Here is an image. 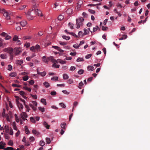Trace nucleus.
Returning a JSON list of instances; mask_svg holds the SVG:
<instances>
[{
    "label": "nucleus",
    "instance_id": "obj_28",
    "mask_svg": "<svg viewBox=\"0 0 150 150\" xmlns=\"http://www.w3.org/2000/svg\"><path fill=\"white\" fill-rule=\"evenodd\" d=\"M41 102L45 105L47 104L46 100L45 99L42 98L41 100Z\"/></svg>",
    "mask_w": 150,
    "mask_h": 150
},
{
    "label": "nucleus",
    "instance_id": "obj_63",
    "mask_svg": "<svg viewBox=\"0 0 150 150\" xmlns=\"http://www.w3.org/2000/svg\"><path fill=\"white\" fill-rule=\"evenodd\" d=\"M88 11L92 14H94L95 13V12L94 10H92L91 9H89Z\"/></svg>",
    "mask_w": 150,
    "mask_h": 150
},
{
    "label": "nucleus",
    "instance_id": "obj_52",
    "mask_svg": "<svg viewBox=\"0 0 150 150\" xmlns=\"http://www.w3.org/2000/svg\"><path fill=\"white\" fill-rule=\"evenodd\" d=\"M8 69L9 71H11L12 69V67L11 65L9 64L8 66Z\"/></svg>",
    "mask_w": 150,
    "mask_h": 150
},
{
    "label": "nucleus",
    "instance_id": "obj_47",
    "mask_svg": "<svg viewBox=\"0 0 150 150\" xmlns=\"http://www.w3.org/2000/svg\"><path fill=\"white\" fill-rule=\"evenodd\" d=\"M79 45H77L76 44H75L73 45V47L76 49H78L80 47Z\"/></svg>",
    "mask_w": 150,
    "mask_h": 150
},
{
    "label": "nucleus",
    "instance_id": "obj_14",
    "mask_svg": "<svg viewBox=\"0 0 150 150\" xmlns=\"http://www.w3.org/2000/svg\"><path fill=\"white\" fill-rule=\"evenodd\" d=\"M66 124L64 122H62L61 124V127L62 129H66L65 126Z\"/></svg>",
    "mask_w": 150,
    "mask_h": 150
},
{
    "label": "nucleus",
    "instance_id": "obj_15",
    "mask_svg": "<svg viewBox=\"0 0 150 150\" xmlns=\"http://www.w3.org/2000/svg\"><path fill=\"white\" fill-rule=\"evenodd\" d=\"M87 69L88 71H92L94 69V68L93 66H88L87 67Z\"/></svg>",
    "mask_w": 150,
    "mask_h": 150
},
{
    "label": "nucleus",
    "instance_id": "obj_31",
    "mask_svg": "<svg viewBox=\"0 0 150 150\" xmlns=\"http://www.w3.org/2000/svg\"><path fill=\"white\" fill-rule=\"evenodd\" d=\"M84 61V59L83 58L80 57H79L76 60V61L78 62L83 61Z\"/></svg>",
    "mask_w": 150,
    "mask_h": 150
},
{
    "label": "nucleus",
    "instance_id": "obj_60",
    "mask_svg": "<svg viewBox=\"0 0 150 150\" xmlns=\"http://www.w3.org/2000/svg\"><path fill=\"white\" fill-rule=\"evenodd\" d=\"M108 29V27H104L102 26V30L103 31L106 30Z\"/></svg>",
    "mask_w": 150,
    "mask_h": 150
},
{
    "label": "nucleus",
    "instance_id": "obj_17",
    "mask_svg": "<svg viewBox=\"0 0 150 150\" xmlns=\"http://www.w3.org/2000/svg\"><path fill=\"white\" fill-rule=\"evenodd\" d=\"M127 36L126 35H124L122 36V37L119 38V40H122L124 39H126V38H127Z\"/></svg>",
    "mask_w": 150,
    "mask_h": 150
},
{
    "label": "nucleus",
    "instance_id": "obj_33",
    "mask_svg": "<svg viewBox=\"0 0 150 150\" xmlns=\"http://www.w3.org/2000/svg\"><path fill=\"white\" fill-rule=\"evenodd\" d=\"M72 10L71 8H69L68 9L67 11V12L68 13H69V14H70L72 13Z\"/></svg>",
    "mask_w": 150,
    "mask_h": 150
},
{
    "label": "nucleus",
    "instance_id": "obj_1",
    "mask_svg": "<svg viewBox=\"0 0 150 150\" xmlns=\"http://www.w3.org/2000/svg\"><path fill=\"white\" fill-rule=\"evenodd\" d=\"M84 19L82 17H80L78 19H76V24L77 28H79L81 26H82L83 25L82 22L83 21Z\"/></svg>",
    "mask_w": 150,
    "mask_h": 150
},
{
    "label": "nucleus",
    "instance_id": "obj_44",
    "mask_svg": "<svg viewBox=\"0 0 150 150\" xmlns=\"http://www.w3.org/2000/svg\"><path fill=\"white\" fill-rule=\"evenodd\" d=\"M84 70L83 69H80L78 71V73L79 74H81L84 72Z\"/></svg>",
    "mask_w": 150,
    "mask_h": 150
},
{
    "label": "nucleus",
    "instance_id": "obj_13",
    "mask_svg": "<svg viewBox=\"0 0 150 150\" xmlns=\"http://www.w3.org/2000/svg\"><path fill=\"white\" fill-rule=\"evenodd\" d=\"M36 1V0H32V3L33 6V8L35 9V7H36L38 5V4H35V2Z\"/></svg>",
    "mask_w": 150,
    "mask_h": 150
},
{
    "label": "nucleus",
    "instance_id": "obj_46",
    "mask_svg": "<svg viewBox=\"0 0 150 150\" xmlns=\"http://www.w3.org/2000/svg\"><path fill=\"white\" fill-rule=\"evenodd\" d=\"M58 77L57 76H54L52 78L51 80L52 81H57L58 80Z\"/></svg>",
    "mask_w": 150,
    "mask_h": 150
},
{
    "label": "nucleus",
    "instance_id": "obj_7",
    "mask_svg": "<svg viewBox=\"0 0 150 150\" xmlns=\"http://www.w3.org/2000/svg\"><path fill=\"white\" fill-rule=\"evenodd\" d=\"M48 59L50 61L53 63H58V62L55 59H54L52 56H51L48 58Z\"/></svg>",
    "mask_w": 150,
    "mask_h": 150
},
{
    "label": "nucleus",
    "instance_id": "obj_62",
    "mask_svg": "<svg viewBox=\"0 0 150 150\" xmlns=\"http://www.w3.org/2000/svg\"><path fill=\"white\" fill-rule=\"evenodd\" d=\"M83 2L82 0H79L78 3H77V4H79V5H81L83 4Z\"/></svg>",
    "mask_w": 150,
    "mask_h": 150
},
{
    "label": "nucleus",
    "instance_id": "obj_42",
    "mask_svg": "<svg viewBox=\"0 0 150 150\" xmlns=\"http://www.w3.org/2000/svg\"><path fill=\"white\" fill-rule=\"evenodd\" d=\"M58 20L61 21L64 18L63 16L62 15H60L58 17Z\"/></svg>",
    "mask_w": 150,
    "mask_h": 150
},
{
    "label": "nucleus",
    "instance_id": "obj_8",
    "mask_svg": "<svg viewBox=\"0 0 150 150\" xmlns=\"http://www.w3.org/2000/svg\"><path fill=\"white\" fill-rule=\"evenodd\" d=\"M20 23L21 26L24 27L27 24V22L26 21L23 20L20 22Z\"/></svg>",
    "mask_w": 150,
    "mask_h": 150
},
{
    "label": "nucleus",
    "instance_id": "obj_51",
    "mask_svg": "<svg viewBox=\"0 0 150 150\" xmlns=\"http://www.w3.org/2000/svg\"><path fill=\"white\" fill-rule=\"evenodd\" d=\"M39 110L42 112H43L45 111V109L43 108H41V107H38Z\"/></svg>",
    "mask_w": 150,
    "mask_h": 150
},
{
    "label": "nucleus",
    "instance_id": "obj_39",
    "mask_svg": "<svg viewBox=\"0 0 150 150\" xmlns=\"http://www.w3.org/2000/svg\"><path fill=\"white\" fill-rule=\"evenodd\" d=\"M23 88L26 90H28L29 92H30L31 90V89L30 88H29L26 86L23 87Z\"/></svg>",
    "mask_w": 150,
    "mask_h": 150
},
{
    "label": "nucleus",
    "instance_id": "obj_36",
    "mask_svg": "<svg viewBox=\"0 0 150 150\" xmlns=\"http://www.w3.org/2000/svg\"><path fill=\"white\" fill-rule=\"evenodd\" d=\"M63 78L64 79H68L69 76L67 74H65L63 75Z\"/></svg>",
    "mask_w": 150,
    "mask_h": 150
},
{
    "label": "nucleus",
    "instance_id": "obj_22",
    "mask_svg": "<svg viewBox=\"0 0 150 150\" xmlns=\"http://www.w3.org/2000/svg\"><path fill=\"white\" fill-rule=\"evenodd\" d=\"M62 38L66 40H69L70 39V38L69 36H67L65 35H63L62 36Z\"/></svg>",
    "mask_w": 150,
    "mask_h": 150
},
{
    "label": "nucleus",
    "instance_id": "obj_25",
    "mask_svg": "<svg viewBox=\"0 0 150 150\" xmlns=\"http://www.w3.org/2000/svg\"><path fill=\"white\" fill-rule=\"evenodd\" d=\"M67 33L69 34L70 35H71L77 38L78 37V36L77 35H76L75 33H72V32L70 33L69 32H67Z\"/></svg>",
    "mask_w": 150,
    "mask_h": 150
},
{
    "label": "nucleus",
    "instance_id": "obj_54",
    "mask_svg": "<svg viewBox=\"0 0 150 150\" xmlns=\"http://www.w3.org/2000/svg\"><path fill=\"white\" fill-rule=\"evenodd\" d=\"M78 35L79 36H83L85 35L84 34V33H83V32L81 31H80L79 32Z\"/></svg>",
    "mask_w": 150,
    "mask_h": 150
},
{
    "label": "nucleus",
    "instance_id": "obj_26",
    "mask_svg": "<svg viewBox=\"0 0 150 150\" xmlns=\"http://www.w3.org/2000/svg\"><path fill=\"white\" fill-rule=\"evenodd\" d=\"M10 117V116L8 114H6L5 116L4 117H6V119L7 121L10 122V118H9Z\"/></svg>",
    "mask_w": 150,
    "mask_h": 150
},
{
    "label": "nucleus",
    "instance_id": "obj_21",
    "mask_svg": "<svg viewBox=\"0 0 150 150\" xmlns=\"http://www.w3.org/2000/svg\"><path fill=\"white\" fill-rule=\"evenodd\" d=\"M84 30V35H86L87 34H88L89 33V31L88 30L86 29V28H84L83 30Z\"/></svg>",
    "mask_w": 150,
    "mask_h": 150
},
{
    "label": "nucleus",
    "instance_id": "obj_38",
    "mask_svg": "<svg viewBox=\"0 0 150 150\" xmlns=\"http://www.w3.org/2000/svg\"><path fill=\"white\" fill-rule=\"evenodd\" d=\"M18 37L17 35H15L13 38V40L14 41H16L18 39Z\"/></svg>",
    "mask_w": 150,
    "mask_h": 150
},
{
    "label": "nucleus",
    "instance_id": "obj_24",
    "mask_svg": "<svg viewBox=\"0 0 150 150\" xmlns=\"http://www.w3.org/2000/svg\"><path fill=\"white\" fill-rule=\"evenodd\" d=\"M43 84L45 86V87H46V88H48L50 86V85L49 83H48L47 82H44L43 83Z\"/></svg>",
    "mask_w": 150,
    "mask_h": 150
},
{
    "label": "nucleus",
    "instance_id": "obj_11",
    "mask_svg": "<svg viewBox=\"0 0 150 150\" xmlns=\"http://www.w3.org/2000/svg\"><path fill=\"white\" fill-rule=\"evenodd\" d=\"M17 105L18 107L19 108V109H23V106L22 104L20 103L19 102H17Z\"/></svg>",
    "mask_w": 150,
    "mask_h": 150
},
{
    "label": "nucleus",
    "instance_id": "obj_45",
    "mask_svg": "<svg viewBox=\"0 0 150 150\" xmlns=\"http://www.w3.org/2000/svg\"><path fill=\"white\" fill-rule=\"evenodd\" d=\"M28 79V76H25L23 77V79L24 81H26Z\"/></svg>",
    "mask_w": 150,
    "mask_h": 150
},
{
    "label": "nucleus",
    "instance_id": "obj_29",
    "mask_svg": "<svg viewBox=\"0 0 150 150\" xmlns=\"http://www.w3.org/2000/svg\"><path fill=\"white\" fill-rule=\"evenodd\" d=\"M59 43L60 45H65L67 44V43L64 42L59 41Z\"/></svg>",
    "mask_w": 150,
    "mask_h": 150
},
{
    "label": "nucleus",
    "instance_id": "obj_30",
    "mask_svg": "<svg viewBox=\"0 0 150 150\" xmlns=\"http://www.w3.org/2000/svg\"><path fill=\"white\" fill-rule=\"evenodd\" d=\"M30 120L31 122L33 123H35L36 122L35 118L33 117H30Z\"/></svg>",
    "mask_w": 150,
    "mask_h": 150
},
{
    "label": "nucleus",
    "instance_id": "obj_34",
    "mask_svg": "<svg viewBox=\"0 0 150 150\" xmlns=\"http://www.w3.org/2000/svg\"><path fill=\"white\" fill-rule=\"evenodd\" d=\"M57 60L59 61V62L60 63L62 64H64L66 63V61H64L62 60H61L60 59H58Z\"/></svg>",
    "mask_w": 150,
    "mask_h": 150
},
{
    "label": "nucleus",
    "instance_id": "obj_53",
    "mask_svg": "<svg viewBox=\"0 0 150 150\" xmlns=\"http://www.w3.org/2000/svg\"><path fill=\"white\" fill-rule=\"evenodd\" d=\"M6 11L4 9L0 8V13H4Z\"/></svg>",
    "mask_w": 150,
    "mask_h": 150
},
{
    "label": "nucleus",
    "instance_id": "obj_32",
    "mask_svg": "<svg viewBox=\"0 0 150 150\" xmlns=\"http://www.w3.org/2000/svg\"><path fill=\"white\" fill-rule=\"evenodd\" d=\"M14 115L16 118V122H19V120L18 117L17 115L16 114H15Z\"/></svg>",
    "mask_w": 150,
    "mask_h": 150
},
{
    "label": "nucleus",
    "instance_id": "obj_41",
    "mask_svg": "<svg viewBox=\"0 0 150 150\" xmlns=\"http://www.w3.org/2000/svg\"><path fill=\"white\" fill-rule=\"evenodd\" d=\"M46 140L47 144H49L50 143L51 140L50 138L47 137L46 138Z\"/></svg>",
    "mask_w": 150,
    "mask_h": 150
},
{
    "label": "nucleus",
    "instance_id": "obj_3",
    "mask_svg": "<svg viewBox=\"0 0 150 150\" xmlns=\"http://www.w3.org/2000/svg\"><path fill=\"white\" fill-rule=\"evenodd\" d=\"M4 51L5 52H7L9 54H11L13 52V50L11 47H8L5 48L4 49Z\"/></svg>",
    "mask_w": 150,
    "mask_h": 150
},
{
    "label": "nucleus",
    "instance_id": "obj_55",
    "mask_svg": "<svg viewBox=\"0 0 150 150\" xmlns=\"http://www.w3.org/2000/svg\"><path fill=\"white\" fill-rule=\"evenodd\" d=\"M9 130H10V134L11 135H13V131L12 129L10 127Z\"/></svg>",
    "mask_w": 150,
    "mask_h": 150
},
{
    "label": "nucleus",
    "instance_id": "obj_16",
    "mask_svg": "<svg viewBox=\"0 0 150 150\" xmlns=\"http://www.w3.org/2000/svg\"><path fill=\"white\" fill-rule=\"evenodd\" d=\"M26 17L28 19L30 20H32L33 18L31 16L29 13H28L26 15Z\"/></svg>",
    "mask_w": 150,
    "mask_h": 150
},
{
    "label": "nucleus",
    "instance_id": "obj_19",
    "mask_svg": "<svg viewBox=\"0 0 150 150\" xmlns=\"http://www.w3.org/2000/svg\"><path fill=\"white\" fill-rule=\"evenodd\" d=\"M44 125L46 127L47 129H48L50 127L49 125H48L47 122H44L43 123Z\"/></svg>",
    "mask_w": 150,
    "mask_h": 150
},
{
    "label": "nucleus",
    "instance_id": "obj_18",
    "mask_svg": "<svg viewBox=\"0 0 150 150\" xmlns=\"http://www.w3.org/2000/svg\"><path fill=\"white\" fill-rule=\"evenodd\" d=\"M4 129L6 131V132H8L9 129L8 126L6 125L4 127Z\"/></svg>",
    "mask_w": 150,
    "mask_h": 150
},
{
    "label": "nucleus",
    "instance_id": "obj_40",
    "mask_svg": "<svg viewBox=\"0 0 150 150\" xmlns=\"http://www.w3.org/2000/svg\"><path fill=\"white\" fill-rule=\"evenodd\" d=\"M40 145L41 146H43L45 144V142L43 141H41L40 142Z\"/></svg>",
    "mask_w": 150,
    "mask_h": 150
},
{
    "label": "nucleus",
    "instance_id": "obj_57",
    "mask_svg": "<svg viewBox=\"0 0 150 150\" xmlns=\"http://www.w3.org/2000/svg\"><path fill=\"white\" fill-rule=\"evenodd\" d=\"M24 40L30 39L31 38V37L29 36H25L23 37Z\"/></svg>",
    "mask_w": 150,
    "mask_h": 150
},
{
    "label": "nucleus",
    "instance_id": "obj_5",
    "mask_svg": "<svg viewBox=\"0 0 150 150\" xmlns=\"http://www.w3.org/2000/svg\"><path fill=\"white\" fill-rule=\"evenodd\" d=\"M3 15L6 17V19L9 20L10 19V14L6 11L4 13Z\"/></svg>",
    "mask_w": 150,
    "mask_h": 150
},
{
    "label": "nucleus",
    "instance_id": "obj_61",
    "mask_svg": "<svg viewBox=\"0 0 150 150\" xmlns=\"http://www.w3.org/2000/svg\"><path fill=\"white\" fill-rule=\"evenodd\" d=\"M29 140L30 141L32 142V141H33L35 140V138L34 137L32 136L30 137L29 138Z\"/></svg>",
    "mask_w": 150,
    "mask_h": 150
},
{
    "label": "nucleus",
    "instance_id": "obj_64",
    "mask_svg": "<svg viewBox=\"0 0 150 150\" xmlns=\"http://www.w3.org/2000/svg\"><path fill=\"white\" fill-rule=\"evenodd\" d=\"M19 94L22 96H23L25 94V93L23 91H20L19 92Z\"/></svg>",
    "mask_w": 150,
    "mask_h": 150
},
{
    "label": "nucleus",
    "instance_id": "obj_27",
    "mask_svg": "<svg viewBox=\"0 0 150 150\" xmlns=\"http://www.w3.org/2000/svg\"><path fill=\"white\" fill-rule=\"evenodd\" d=\"M16 76V73L15 72H12L11 73H10V76L11 77H15Z\"/></svg>",
    "mask_w": 150,
    "mask_h": 150
},
{
    "label": "nucleus",
    "instance_id": "obj_23",
    "mask_svg": "<svg viewBox=\"0 0 150 150\" xmlns=\"http://www.w3.org/2000/svg\"><path fill=\"white\" fill-rule=\"evenodd\" d=\"M25 129L26 134H28L30 133V132L28 129V127L26 126H25Z\"/></svg>",
    "mask_w": 150,
    "mask_h": 150
},
{
    "label": "nucleus",
    "instance_id": "obj_58",
    "mask_svg": "<svg viewBox=\"0 0 150 150\" xmlns=\"http://www.w3.org/2000/svg\"><path fill=\"white\" fill-rule=\"evenodd\" d=\"M13 129H14V130H17V127L16 125V124H15V122H14L13 123Z\"/></svg>",
    "mask_w": 150,
    "mask_h": 150
},
{
    "label": "nucleus",
    "instance_id": "obj_12",
    "mask_svg": "<svg viewBox=\"0 0 150 150\" xmlns=\"http://www.w3.org/2000/svg\"><path fill=\"white\" fill-rule=\"evenodd\" d=\"M42 59L43 61L44 62H45L46 63H47V64L48 63V59H47V58H46L45 56H44L42 57Z\"/></svg>",
    "mask_w": 150,
    "mask_h": 150
},
{
    "label": "nucleus",
    "instance_id": "obj_49",
    "mask_svg": "<svg viewBox=\"0 0 150 150\" xmlns=\"http://www.w3.org/2000/svg\"><path fill=\"white\" fill-rule=\"evenodd\" d=\"M68 25L69 26H70V28L71 29H73L74 28L73 26H74V24H71L70 23H69L68 24Z\"/></svg>",
    "mask_w": 150,
    "mask_h": 150
},
{
    "label": "nucleus",
    "instance_id": "obj_37",
    "mask_svg": "<svg viewBox=\"0 0 150 150\" xmlns=\"http://www.w3.org/2000/svg\"><path fill=\"white\" fill-rule=\"evenodd\" d=\"M0 57L2 59H6L7 58L6 55V54H1V55Z\"/></svg>",
    "mask_w": 150,
    "mask_h": 150
},
{
    "label": "nucleus",
    "instance_id": "obj_35",
    "mask_svg": "<svg viewBox=\"0 0 150 150\" xmlns=\"http://www.w3.org/2000/svg\"><path fill=\"white\" fill-rule=\"evenodd\" d=\"M56 63H54L52 65V67H55L56 68H59V67L60 65L58 64H56Z\"/></svg>",
    "mask_w": 150,
    "mask_h": 150
},
{
    "label": "nucleus",
    "instance_id": "obj_4",
    "mask_svg": "<svg viewBox=\"0 0 150 150\" xmlns=\"http://www.w3.org/2000/svg\"><path fill=\"white\" fill-rule=\"evenodd\" d=\"M34 11L36 15H38V16L41 17L42 16V12L41 10H39L38 9H35Z\"/></svg>",
    "mask_w": 150,
    "mask_h": 150
},
{
    "label": "nucleus",
    "instance_id": "obj_50",
    "mask_svg": "<svg viewBox=\"0 0 150 150\" xmlns=\"http://www.w3.org/2000/svg\"><path fill=\"white\" fill-rule=\"evenodd\" d=\"M5 149L6 150H15L13 148L11 147H7Z\"/></svg>",
    "mask_w": 150,
    "mask_h": 150
},
{
    "label": "nucleus",
    "instance_id": "obj_9",
    "mask_svg": "<svg viewBox=\"0 0 150 150\" xmlns=\"http://www.w3.org/2000/svg\"><path fill=\"white\" fill-rule=\"evenodd\" d=\"M52 48H54V49H55L58 51H59L60 52H64V50H63L61 49L60 48V47H58L57 46H52Z\"/></svg>",
    "mask_w": 150,
    "mask_h": 150
},
{
    "label": "nucleus",
    "instance_id": "obj_20",
    "mask_svg": "<svg viewBox=\"0 0 150 150\" xmlns=\"http://www.w3.org/2000/svg\"><path fill=\"white\" fill-rule=\"evenodd\" d=\"M32 133L34 134L38 135L39 134V133L36 130L33 129L32 131Z\"/></svg>",
    "mask_w": 150,
    "mask_h": 150
},
{
    "label": "nucleus",
    "instance_id": "obj_2",
    "mask_svg": "<svg viewBox=\"0 0 150 150\" xmlns=\"http://www.w3.org/2000/svg\"><path fill=\"white\" fill-rule=\"evenodd\" d=\"M22 52V49L20 47H15L13 49V52L15 55L19 54Z\"/></svg>",
    "mask_w": 150,
    "mask_h": 150
},
{
    "label": "nucleus",
    "instance_id": "obj_56",
    "mask_svg": "<svg viewBox=\"0 0 150 150\" xmlns=\"http://www.w3.org/2000/svg\"><path fill=\"white\" fill-rule=\"evenodd\" d=\"M8 144L10 146H13V141L11 140H9L8 142Z\"/></svg>",
    "mask_w": 150,
    "mask_h": 150
},
{
    "label": "nucleus",
    "instance_id": "obj_10",
    "mask_svg": "<svg viewBox=\"0 0 150 150\" xmlns=\"http://www.w3.org/2000/svg\"><path fill=\"white\" fill-rule=\"evenodd\" d=\"M23 63L22 60H16V63L18 64L21 65Z\"/></svg>",
    "mask_w": 150,
    "mask_h": 150
},
{
    "label": "nucleus",
    "instance_id": "obj_59",
    "mask_svg": "<svg viewBox=\"0 0 150 150\" xmlns=\"http://www.w3.org/2000/svg\"><path fill=\"white\" fill-rule=\"evenodd\" d=\"M34 47H35V50H38L39 49L40 47V45L38 44L36 45V46Z\"/></svg>",
    "mask_w": 150,
    "mask_h": 150
},
{
    "label": "nucleus",
    "instance_id": "obj_48",
    "mask_svg": "<svg viewBox=\"0 0 150 150\" xmlns=\"http://www.w3.org/2000/svg\"><path fill=\"white\" fill-rule=\"evenodd\" d=\"M59 105H60L63 108H64L66 107V105H65L63 103H60L59 104Z\"/></svg>",
    "mask_w": 150,
    "mask_h": 150
},
{
    "label": "nucleus",
    "instance_id": "obj_43",
    "mask_svg": "<svg viewBox=\"0 0 150 150\" xmlns=\"http://www.w3.org/2000/svg\"><path fill=\"white\" fill-rule=\"evenodd\" d=\"M12 86L14 87H21V85H17L16 84H13L12 85Z\"/></svg>",
    "mask_w": 150,
    "mask_h": 150
},
{
    "label": "nucleus",
    "instance_id": "obj_6",
    "mask_svg": "<svg viewBox=\"0 0 150 150\" xmlns=\"http://www.w3.org/2000/svg\"><path fill=\"white\" fill-rule=\"evenodd\" d=\"M21 117L23 120L25 121L27 119L25 118L27 117L28 116L25 112H23L22 114H21Z\"/></svg>",
    "mask_w": 150,
    "mask_h": 150
}]
</instances>
